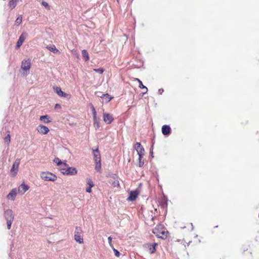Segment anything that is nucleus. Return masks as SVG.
Returning a JSON list of instances; mask_svg holds the SVG:
<instances>
[{
	"label": "nucleus",
	"instance_id": "1",
	"mask_svg": "<svg viewBox=\"0 0 259 259\" xmlns=\"http://www.w3.org/2000/svg\"><path fill=\"white\" fill-rule=\"evenodd\" d=\"M153 233L158 238L164 239L167 236V231L162 225H157L153 230Z\"/></svg>",
	"mask_w": 259,
	"mask_h": 259
},
{
	"label": "nucleus",
	"instance_id": "2",
	"mask_svg": "<svg viewBox=\"0 0 259 259\" xmlns=\"http://www.w3.org/2000/svg\"><path fill=\"white\" fill-rule=\"evenodd\" d=\"M41 179L45 181L54 182L57 179L56 175L49 171H42L40 174Z\"/></svg>",
	"mask_w": 259,
	"mask_h": 259
},
{
	"label": "nucleus",
	"instance_id": "3",
	"mask_svg": "<svg viewBox=\"0 0 259 259\" xmlns=\"http://www.w3.org/2000/svg\"><path fill=\"white\" fill-rule=\"evenodd\" d=\"M4 216L7 221L8 229L10 230L14 218L13 211L11 209H7L5 212Z\"/></svg>",
	"mask_w": 259,
	"mask_h": 259
},
{
	"label": "nucleus",
	"instance_id": "4",
	"mask_svg": "<svg viewBox=\"0 0 259 259\" xmlns=\"http://www.w3.org/2000/svg\"><path fill=\"white\" fill-rule=\"evenodd\" d=\"M74 239L77 242L80 244L83 243L82 231L79 227H76L75 228L74 232Z\"/></svg>",
	"mask_w": 259,
	"mask_h": 259
},
{
	"label": "nucleus",
	"instance_id": "5",
	"mask_svg": "<svg viewBox=\"0 0 259 259\" xmlns=\"http://www.w3.org/2000/svg\"><path fill=\"white\" fill-rule=\"evenodd\" d=\"M63 174L67 176H75L77 174V169L74 167H70L69 165L66 169H63Z\"/></svg>",
	"mask_w": 259,
	"mask_h": 259
},
{
	"label": "nucleus",
	"instance_id": "6",
	"mask_svg": "<svg viewBox=\"0 0 259 259\" xmlns=\"http://www.w3.org/2000/svg\"><path fill=\"white\" fill-rule=\"evenodd\" d=\"M30 66L31 63L29 59L23 60L22 62L21 68L26 72L24 73V75H27L28 74Z\"/></svg>",
	"mask_w": 259,
	"mask_h": 259
},
{
	"label": "nucleus",
	"instance_id": "7",
	"mask_svg": "<svg viewBox=\"0 0 259 259\" xmlns=\"http://www.w3.org/2000/svg\"><path fill=\"white\" fill-rule=\"evenodd\" d=\"M20 164V160L17 159L13 164V166L11 169V173L12 176L15 177L17 174L18 168Z\"/></svg>",
	"mask_w": 259,
	"mask_h": 259
},
{
	"label": "nucleus",
	"instance_id": "8",
	"mask_svg": "<svg viewBox=\"0 0 259 259\" xmlns=\"http://www.w3.org/2000/svg\"><path fill=\"white\" fill-rule=\"evenodd\" d=\"M27 36V34L26 32H23L21 35L20 36L16 45V49L19 48L22 44L24 42V40L26 38Z\"/></svg>",
	"mask_w": 259,
	"mask_h": 259
},
{
	"label": "nucleus",
	"instance_id": "9",
	"mask_svg": "<svg viewBox=\"0 0 259 259\" xmlns=\"http://www.w3.org/2000/svg\"><path fill=\"white\" fill-rule=\"evenodd\" d=\"M54 91L57 94V95L60 97H62L66 98H70V95L67 93H64L61 90V89L59 87H56L54 88Z\"/></svg>",
	"mask_w": 259,
	"mask_h": 259
},
{
	"label": "nucleus",
	"instance_id": "10",
	"mask_svg": "<svg viewBox=\"0 0 259 259\" xmlns=\"http://www.w3.org/2000/svg\"><path fill=\"white\" fill-rule=\"evenodd\" d=\"M104 121L107 124H110L114 120L113 115L108 113H103Z\"/></svg>",
	"mask_w": 259,
	"mask_h": 259
},
{
	"label": "nucleus",
	"instance_id": "11",
	"mask_svg": "<svg viewBox=\"0 0 259 259\" xmlns=\"http://www.w3.org/2000/svg\"><path fill=\"white\" fill-rule=\"evenodd\" d=\"M37 131L40 134L46 135L49 132V128L45 125L40 124L36 127Z\"/></svg>",
	"mask_w": 259,
	"mask_h": 259
},
{
	"label": "nucleus",
	"instance_id": "12",
	"mask_svg": "<svg viewBox=\"0 0 259 259\" xmlns=\"http://www.w3.org/2000/svg\"><path fill=\"white\" fill-rule=\"evenodd\" d=\"M18 193L17 191V189L14 188L10 192L7 196V198L9 200H11L12 201L15 200V198L17 193Z\"/></svg>",
	"mask_w": 259,
	"mask_h": 259
},
{
	"label": "nucleus",
	"instance_id": "13",
	"mask_svg": "<svg viewBox=\"0 0 259 259\" xmlns=\"http://www.w3.org/2000/svg\"><path fill=\"white\" fill-rule=\"evenodd\" d=\"M135 148L136 150L137 151V154L138 155H144V154H145L144 149L140 143H137L136 144Z\"/></svg>",
	"mask_w": 259,
	"mask_h": 259
},
{
	"label": "nucleus",
	"instance_id": "14",
	"mask_svg": "<svg viewBox=\"0 0 259 259\" xmlns=\"http://www.w3.org/2000/svg\"><path fill=\"white\" fill-rule=\"evenodd\" d=\"M29 188L28 186L23 183L19 186L17 191L21 195H23L29 189Z\"/></svg>",
	"mask_w": 259,
	"mask_h": 259
},
{
	"label": "nucleus",
	"instance_id": "15",
	"mask_svg": "<svg viewBox=\"0 0 259 259\" xmlns=\"http://www.w3.org/2000/svg\"><path fill=\"white\" fill-rule=\"evenodd\" d=\"M139 195V193L137 190L131 191L129 193V196L127 198L128 201H134L136 200Z\"/></svg>",
	"mask_w": 259,
	"mask_h": 259
},
{
	"label": "nucleus",
	"instance_id": "16",
	"mask_svg": "<svg viewBox=\"0 0 259 259\" xmlns=\"http://www.w3.org/2000/svg\"><path fill=\"white\" fill-rule=\"evenodd\" d=\"M87 184L89 185V187L86 188V192L88 193L92 192V188L94 187V184L91 179H87Z\"/></svg>",
	"mask_w": 259,
	"mask_h": 259
},
{
	"label": "nucleus",
	"instance_id": "17",
	"mask_svg": "<svg viewBox=\"0 0 259 259\" xmlns=\"http://www.w3.org/2000/svg\"><path fill=\"white\" fill-rule=\"evenodd\" d=\"M170 127L169 126L164 125L162 127V133L164 135H168L170 133Z\"/></svg>",
	"mask_w": 259,
	"mask_h": 259
},
{
	"label": "nucleus",
	"instance_id": "18",
	"mask_svg": "<svg viewBox=\"0 0 259 259\" xmlns=\"http://www.w3.org/2000/svg\"><path fill=\"white\" fill-rule=\"evenodd\" d=\"M93 154H94V159L95 161H101L100 154L98 149L93 150Z\"/></svg>",
	"mask_w": 259,
	"mask_h": 259
},
{
	"label": "nucleus",
	"instance_id": "19",
	"mask_svg": "<svg viewBox=\"0 0 259 259\" xmlns=\"http://www.w3.org/2000/svg\"><path fill=\"white\" fill-rule=\"evenodd\" d=\"M100 97L102 98L103 101L106 103L109 102L112 99V97H110L108 94H102V96Z\"/></svg>",
	"mask_w": 259,
	"mask_h": 259
},
{
	"label": "nucleus",
	"instance_id": "20",
	"mask_svg": "<svg viewBox=\"0 0 259 259\" xmlns=\"http://www.w3.org/2000/svg\"><path fill=\"white\" fill-rule=\"evenodd\" d=\"M18 0H11L9 2L8 6L11 10L14 9L17 5Z\"/></svg>",
	"mask_w": 259,
	"mask_h": 259
},
{
	"label": "nucleus",
	"instance_id": "21",
	"mask_svg": "<svg viewBox=\"0 0 259 259\" xmlns=\"http://www.w3.org/2000/svg\"><path fill=\"white\" fill-rule=\"evenodd\" d=\"M46 48L50 51L53 52L54 53L57 54L59 53V50L56 48V47L54 45H52L50 46H48L46 47Z\"/></svg>",
	"mask_w": 259,
	"mask_h": 259
},
{
	"label": "nucleus",
	"instance_id": "22",
	"mask_svg": "<svg viewBox=\"0 0 259 259\" xmlns=\"http://www.w3.org/2000/svg\"><path fill=\"white\" fill-rule=\"evenodd\" d=\"M40 120L44 123H48L51 122V120L49 119L48 115H42L40 117Z\"/></svg>",
	"mask_w": 259,
	"mask_h": 259
},
{
	"label": "nucleus",
	"instance_id": "23",
	"mask_svg": "<svg viewBox=\"0 0 259 259\" xmlns=\"http://www.w3.org/2000/svg\"><path fill=\"white\" fill-rule=\"evenodd\" d=\"M135 80L138 81V82L139 83V87L140 89H145V92L143 93V94H146L148 92L147 88L143 84L142 82L139 79L135 78Z\"/></svg>",
	"mask_w": 259,
	"mask_h": 259
},
{
	"label": "nucleus",
	"instance_id": "24",
	"mask_svg": "<svg viewBox=\"0 0 259 259\" xmlns=\"http://www.w3.org/2000/svg\"><path fill=\"white\" fill-rule=\"evenodd\" d=\"M115 176L113 177V179L111 180L110 183L113 187L118 188L119 186V183L118 181L115 179Z\"/></svg>",
	"mask_w": 259,
	"mask_h": 259
},
{
	"label": "nucleus",
	"instance_id": "25",
	"mask_svg": "<svg viewBox=\"0 0 259 259\" xmlns=\"http://www.w3.org/2000/svg\"><path fill=\"white\" fill-rule=\"evenodd\" d=\"M157 245V244L154 243L152 244L149 245V250L151 253H153L155 251V246Z\"/></svg>",
	"mask_w": 259,
	"mask_h": 259
},
{
	"label": "nucleus",
	"instance_id": "26",
	"mask_svg": "<svg viewBox=\"0 0 259 259\" xmlns=\"http://www.w3.org/2000/svg\"><path fill=\"white\" fill-rule=\"evenodd\" d=\"M82 57L84 58L85 61H87L89 60V56L85 50H83L82 51Z\"/></svg>",
	"mask_w": 259,
	"mask_h": 259
},
{
	"label": "nucleus",
	"instance_id": "27",
	"mask_svg": "<svg viewBox=\"0 0 259 259\" xmlns=\"http://www.w3.org/2000/svg\"><path fill=\"white\" fill-rule=\"evenodd\" d=\"M94 126L96 128H98L100 127V119H94Z\"/></svg>",
	"mask_w": 259,
	"mask_h": 259
},
{
	"label": "nucleus",
	"instance_id": "28",
	"mask_svg": "<svg viewBox=\"0 0 259 259\" xmlns=\"http://www.w3.org/2000/svg\"><path fill=\"white\" fill-rule=\"evenodd\" d=\"M68 165L66 162H62V164L59 165L60 169L62 174H63L64 171L63 169H66Z\"/></svg>",
	"mask_w": 259,
	"mask_h": 259
},
{
	"label": "nucleus",
	"instance_id": "29",
	"mask_svg": "<svg viewBox=\"0 0 259 259\" xmlns=\"http://www.w3.org/2000/svg\"><path fill=\"white\" fill-rule=\"evenodd\" d=\"M95 163H96L95 168L97 170L99 171L101 168V161H95Z\"/></svg>",
	"mask_w": 259,
	"mask_h": 259
},
{
	"label": "nucleus",
	"instance_id": "30",
	"mask_svg": "<svg viewBox=\"0 0 259 259\" xmlns=\"http://www.w3.org/2000/svg\"><path fill=\"white\" fill-rule=\"evenodd\" d=\"M41 4L48 10H50L51 7H50V5L47 2H46L45 1H42Z\"/></svg>",
	"mask_w": 259,
	"mask_h": 259
},
{
	"label": "nucleus",
	"instance_id": "31",
	"mask_svg": "<svg viewBox=\"0 0 259 259\" xmlns=\"http://www.w3.org/2000/svg\"><path fill=\"white\" fill-rule=\"evenodd\" d=\"M22 21V16L18 17L15 21V24L17 25H19V24H20L21 23Z\"/></svg>",
	"mask_w": 259,
	"mask_h": 259
},
{
	"label": "nucleus",
	"instance_id": "32",
	"mask_svg": "<svg viewBox=\"0 0 259 259\" xmlns=\"http://www.w3.org/2000/svg\"><path fill=\"white\" fill-rule=\"evenodd\" d=\"M54 162L57 164V165L59 166L63 162L58 157L54 159Z\"/></svg>",
	"mask_w": 259,
	"mask_h": 259
},
{
	"label": "nucleus",
	"instance_id": "33",
	"mask_svg": "<svg viewBox=\"0 0 259 259\" xmlns=\"http://www.w3.org/2000/svg\"><path fill=\"white\" fill-rule=\"evenodd\" d=\"M139 155V166L140 167L142 166L144 164V162L142 161V158L143 157V156L144 155Z\"/></svg>",
	"mask_w": 259,
	"mask_h": 259
},
{
	"label": "nucleus",
	"instance_id": "34",
	"mask_svg": "<svg viewBox=\"0 0 259 259\" xmlns=\"http://www.w3.org/2000/svg\"><path fill=\"white\" fill-rule=\"evenodd\" d=\"M93 70L100 74H102L104 71V70L103 68L94 69Z\"/></svg>",
	"mask_w": 259,
	"mask_h": 259
},
{
	"label": "nucleus",
	"instance_id": "35",
	"mask_svg": "<svg viewBox=\"0 0 259 259\" xmlns=\"http://www.w3.org/2000/svg\"><path fill=\"white\" fill-rule=\"evenodd\" d=\"M5 142L7 144H9L10 142V136L8 134L5 138Z\"/></svg>",
	"mask_w": 259,
	"mask_h": 259
},
{
	"label": "nucleus",
	"instance_id": "36",
	"mask_svg": "<svg viewBox=\"0 0 259 259\" xmlns=\"http://www.w3.org/2000/svg\"><path fill=\"white\" fill-rule=\"evenodd\" d=\"M108 242H109V245L112 247V248H113V246L112 244V238L111 237H109L108 238Z\"/></svg>",
	"mask_w": 259,
	"mask_h": 259
},
{
	"label": "nucleus",
	"instance_id": "37",
	"mask_svg": "<svg viewBox=\"0 0 259 259\" xmlns=\"http://www.w3.org/2000/svg\"><path fill=\"white\" fill-rule=\"evenodd\" d=\"M112 248L113 249V251L114 252L115 255L117 257L119 256V255H120L119 252L116 249H115L114 248Z\"/></svg>",
	"mask_w": 259,
	"mask_h": 259
},
{
	"label": "nucleus",
	"instance_id": "38",
	"mask_svg": "<svg viewBox=\"0 0 259 259\" xmlns=\"http://www.w3.org/2000/svg\"><path fill=\"white\" fill-rule=\"evenodd\" d=\"M93 119L99 118L97 116V112L96 111H95L94 112H93Z\"/></svg>",
	"mask_w": 259,
	"mask_h": 259
},
{
	"label": "nucleus",
	"instance_id": "39",
	"mask_svg": "<svg viewBox=\"0 0 259 259\" xmlns=\"http://www.w3.org/2000/svg\"><path fill=\"white\" fill-rule=\"evenodd\" d=\"M163 91H164L162 89H159V90H158L159 94L161 95L162 94V93L163 92Z\"/></svg>",
	"mask_w": 259,
	"mask_h": 259
},
{
	"label": "nucleus",
	"instance_id": "40",
	"mask_svg": "<svg viewBox=\"0 0 259 259\" xmlns=\"http://www.w3.org/2000/svg\"><path fill=\"white\" fill-rule=\"evenodd\" d=\"M60 108V105L59 104H56L55 105V108Z\"/></svg>",
	"mask_w": 259,
	"mask_h": 259
},
{
	"label": "nucleus",
	"instance_id": "41",
	"mask_svg": "<svg viewBox=\"0 0 259 259\" xmlns=\"http://www.w3.org/2000/svg\"><path fill=\"white\" fill-rule=\"evenodd\" d=\"M91 108H92V112H93H93H94L95 111H96V110H95V108L94 107V106H92Z\"/></svg>",
	"mask_w": 259,
	"mask_h": 259
}]
</instances>
